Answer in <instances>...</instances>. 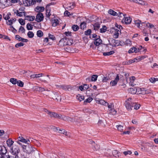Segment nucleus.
<instances>
[{
	"label": "nucleus",
	"instance_id": "obj_1",
	"mask_svg": "<svg viewBox=\"0 0 158 158\" xmlns=\"http://www.w3.org/2000/svg\"><path fill=\"white\" fill-rule=\"evenodd\" d=\"M10 152L11 155L18 156V155L20 152L19 147L16 145H14L10 148Z\"/></svg>",
	"mask_w": 158,
	"mask_h": 158
},
{
	"label": "nucleus",
	"instance_id": "obj_2",
	"mask_svg": "<svg viewBox=\"0 0 158 158\" xmlns=\"http://www.w3.org/2000/svg\"><path fill=\"white\" fill-rule=\"evenodd\" d=\"M49 94L50 97L53 98L55 101L58 102L59 99H60V101H61V98L60 97L59 94L57 92H50Z\"/></svg>",
	"mask_w": 158,
	"mask_h": 158
},
{
	"label": "nucleus",
	"instance_id": "obj_3",
	"mask_svg": "<svg viewBox=\"0 0 158 158\" xmlns=\"http://www.w3.org/2000/svg\"><path fill=\"white\" fill-rule=\"evenodd\" d=\"M132 98H129L126 100L124 103V104L126 107L127 110L131 111L132 110Z\"/></svg>",
	"mask_w": 158,
	"mask_h": 158
},
{
	"label": "nucleus",
	"instance_id": "obj_4",
	"mask_svg": "<svg viewBox=\"0 0 158 158\" xmlns=\"http://www.w3.org/2000/svg\"><path fill=\"white\" fill-rule=\"evenodd\" d=\"M22 148L24 152L29 154L31 153L33 150V148L30 145H23L22 146Z\"/></svg>",
	"mask_w": 158,
	"mask_h": 158
},
{
	"label": "nucleus",
	"instance_id": "obj_5",
	"mask_svg": "<svg viewBox=\"0 0 158 158\" xmlns=\"http://www.w3.org/2000/svg\"><path fill=\"white\" fill-rule=\"evenodd\" d=\"M23 3L25 6H28L35 4L36 1L35 0H25L23 1Z\"/></svg>",
	"mask_w": 158,
	"mask_h": 158
},
{
	"label": "nucleus",
	"instance_id": "obj_6",
	"mask_svg": "<svg viewBox=\"0 0 158 158\" xmlns=\"http://www.w3.org/2000/svg\"><path fill=\"white\" fill-rule=\"evenodd\" d=\"M138 92H139V90L140 91V93H139V94H148L150 93L151 92V90L149 89H146L144 88H139L138 89Z\"/></svg>",
	"mask_w": 158,
	"mask_h": 158
},
{
	"label": "nucleus",
	"instance_id": "obj_7",
	"mask_svg": "<svg viewBox=\"0 0 158 158\" xmlns=\"http://www.w3.org/2000/svg\"><path fill=\"white\" fill-rule=\"evenodd\" d=\"M18 139V140L17 141V143L20 145H22V144L20 143H19V142H21L25 143H27V144H29L30 143V141L29 139L27 140L22 136L19 137Z\"/></svg>",
	"mask_w": 158,
	"mask_h": 158
},
{
	"label": "nucleus",
	"instance_id": "obj_8",
	"mask_svg": "<svg viewBox=\"0 0 158 158\" xmlns=\"http://www.w3.org/2000/svg\"><path fill=\"white\" fill-rule=\"evenodd\" d=\"M44 18L43 14L41 12H39L36 15L35 21L38 22H40L43 20Z\"/></svg>",
	"mask_w": 158,
	"mask_h": 158
},
{
	"label": "nucleus",
	"instance_id": "obj_9",
	"mask_svg": "<svg viewBox=\"0 0 158 158\" xmlns=\"http://www.w3.org/2000/svg\"><path fill=\"white\" fill-rule=\"evenodd\" d=\"M119 79V76L118 74L117 75L114 80L110 81V84L112 86H115L117 84V82Z\"/></svg>",
	"mask_w": 158,
	"mask_h": 158
},
{
	"label": "nucleus",
	"instance_id": "obj_10",
	"mask_svg": "<svg viewBox=\"0 0 158 158\" xmlns=\"http://www.w3.org/2000/svg\"><path fill=\"white\" fill-rule=\"evenodd\" d=\"M95 101L97 103L106 106L108 104V103L107 102L103 99H100L99 98H96L95 99Z\"/></svg>",
	"mask_w": 158,
	"mask_h": 158
},
{
	"label": "nucleus",
	"instance_id": "obj_11",
	"mask_svg": "<svg viewBox=\"0 0 158 158\" xmlns=\"http://www.w3.org/2000/svg\"><path fill=\"white\" fill-rule=\"evenodd\" d=\"M60 119L63 120L65 121H70L72 122H73V118H71L69 117L66 116L64 115L62 116V115Z\"/></svg>",
	"mask_w": 158,
	"mask_h": 158
},
{
	"label": "nucleus",
	"instance_id": "obj_12",
	"mask_svg": "<svg viewBox=\"0 0 158 158\" xmlns=\"http://www.w3.org/2000/svg\"><path fill=\"white\" fill-rule=\"evenodd\" d=\"M50 115L51 117H53L59 119H60L61 117V114H58L56 112H51Z\"/></svg>",
	"mask_w": 158,
	"mask_h": 158
},
{
	"label": "nucleus",
	"instance_id": "obj_13",
	"mask_svg": "<svg viewBox=\"0 0 158 158\" xmlns=\"http://www.w3.org/2000/svg\"><path fill=\"white\" fill-rule=\"evenodd\" d=\"M98 38H97L95 40L94 44L96 46L99 45L102 43V41L101 39H99L100 36H98Z\"/></svg>",
	"mask_w": 158,
	"mask_h": 158
},
{
	"label": "nucleus",
	"instance_id": "obj_14",
	"mask_svg": "<svg viewBox=\"0 0 158 158\" xmlns=\"http://www.w3.org/2000/svg\"><path fill=\"white\" fill-rule=\"evenodd\" d=\"M122 21L126 24H129L131 22V19L130 17H124Z\"/></svg>",
	"mask_w": 158,
	"mask_h": 158
},
{
	"label": "nucleus",
	"instance_id": "obj_15",
	"mask_svg": "<svg viewBox=\"0 0 158 158\" xmlns=\"http://www.w3.org/2000/svg\"><path fill=\"white\" fill-rule=\"evenodd\" d=\"M7 2V0H0V8H3L5 7Z\"/></svg>",
	"mask_w": 158,
	"mask_h": 158
},
{
	"label": "nucleus",
	"instance_id": "obj_16",
	"mask_svg": "<svg viewBox=\"0 0 158 158\" xmlns=\"http://www.w3.org/2000/svg\"><path fill=\"white\" fill-rule=\"evenodd\" d=\"M59 23V21L57 19H55L52 21V25L55 27L58 25Z\"/></svg>",
	"mask_w": 158,
	"mask_h": 158
},
{
	"label": "nucleus",
	"instance_id": "obj_17",
	"mask_svg": "<svg viewBox=\"0 0 158 158\" xmlns=\"http://www.w3.org/2000/svg\"><path fill=\"white\" fill-rule=\"evenodd\" d=\"M112 153L114 156L116 158L118 157L121 155L120 152L117 150H114L112 152Z\"/></svg>",
	"mask_w": 158,
	"mask_h": 158
},
{
	"label": "nucleus",
	"instance_id": "obj_18",
	"mask_svg": "<svg viewBox=\"0 0 158 158\" xmlns=\"http://www.w3.org/2000/svg\"><path fill=\"white\" fill-rule=\"evenodd\" d=\"M44 10V8L43 6H37L35 9V11L37 12H43Z\"/></svg>",
	"mask_w": 158,
	"mask_h": 158
},
{
	"label": "nucleus",
	"instance_id": "obj_19",
	"mask_svg": "<svg viewBox=\"0 0 158 158\" xmlns=\"http://www.w3.org/2000/svg\"><path fill=\"white\" fill-rule=\"evenodd\" d=\"M14 143V141L11 139H9L6 141V144L7 146L10 148H11L12 146Z\"/></svg>",
	"mask_w": 158,
	"mask_h": 158
},
{
	"label": "nucleus",
	"instance_id": "obj_20",
	"mask_svg": "<svg viewBox=\"0 0 158 158\" xmlns=\"http://www.w3.org/2000/svg\"><path fill=\"white\" fill-rule=\"evenodd\" d=\"M34 89L36 91H39L40 92H43L44 91H49L47 89H45L44 88L38 86H35L34 87Z\"/></svg>",
	"mask_w": 158,
	"mask_h": 158
},
{
	"label": "nucleus",
	"instance_id": "obj_21",
	"mask_svg": "<svg viewBox=\"0 0 158 158\" xmlns=\"http://www.w3.org/2000/svg\"><path fill=\"white\" fill-rule=\"evenodd\" d=\"M138 90V89H136L135 88H131L128 89L129 92L132 94H136L137 91Z\"/></svg>",
	"mask_w": 158,
	"mask_h": 158
},
{
	"label": "nucleus",
	"instance_id": "obj_22",
	"mask_svg": "<svg viewBox=\"0 0 158 158\" xmlns=\"http://www.w3.org/2000/svg\"><path fill=\"white\" fill-rule=\"evenodd\" d=\"M111 41L112 43L115 46H118L119 45H122L119 43V41L118 40H116L114 39H111Z\"/></svg>",
	"mask_w": 158,
	"mask_h": 158
},
{
	"label": "nucleus",
	"instance_id": "obj_23",
	"mask_svg": "<svg viewBox=\"0 0 158 158\" xmlns=\"http://www.w3.org/2000/svg\"><path fill=\"white\" fill-rule=\"evenodd\" d=\"M25 19L29 20L30 21H33L35 19V17L34 16H32L30 15H25Z\"/></svg>",
	"mask_w": 158,
	"mask_h": 158
},
{
	"label": "nucleus",
	"instance_id": "obj_24",
	"mask_svg": "<svg viewBox=\"0 0 158 158\" xmlns=\"http://www.w3.org/2000/svg\"><path fill=\"white\" fill-rule=\"evenodd\" d=\"M132 107H134V109L136 110L138 109L140 106V105L139 104L135 102L134 103L133 102H132Z\"/></svg>",
	"mask_w": 158,
	"mask_h": 158
},
{
	"label": "nucleus",
	"instance_id": "obj_25",
	"mask_svg": "<svg viewBox=\"0 0 158 158\" xmlns=\"http://www.w3.org/2000/svg\"><path fill=\"white\" fill-rule=\"evenodd\" d=\"M115 32L114 34V37L115 38H117L118 37V35L119 34V33H121L120 31L119 30L116 29H115Z\"/></svg>",
	"mask_w": 158,
	"mask_h": 158
},
{
	"label": "nucleus",
	"instance_id": "obj_26",
	"mask_svg": "<svg viewBox=\"0 0 158 158\" xmlns=\"http://www.w3.org/2000/svg\"><path fill=\"white\" fill-rule=\"evenodd\" d=\"M100 24L98 23H96L93 24L94 29L95 30H98L100 28Z\"/></svg>",
	"mask_w": 158,
	"mask_h": 158
},
{
	"label": "nucleus",
	"instance_id": "obj_27",
	"mask_svg": "<svg viewBox=\"0 0 158 158\" xmlns=\"http://www.w3.org/2000/svg\"><path fill=\"white\" fill-rule=\"evenodd\" d=\"M108 13L113 16H116L118 15V14L113 10L110 9L108 11Z\"/></svg>",
	"mask_w": 158,
	"mask_h": 158
},
{
	"label": "nucleus",
	"instance_id": "obj_28",
	"mask_svg": "<svg viewBox=\"0 0 158 158\" xmlns=\"http://www.w3.org/2000/svg\"><path fill=\"white\" fill-rule=\"evenodd\" d=\"M16 19L15 18L11 19L10 20H8L7 22V24L8 25L11 26L13 24V22H15Z\"/></svg>",
	"mask_w": 158,
	"mask_h": 158
},
{
	"label": "nucleus",
	"instance_id": "obj_29",
	"mask_svg": "<svg viewBox=\"0 0 158 158\" xmlns=\"http://www.w3.org/2000/svg\"><path fill=\"white\" fill-rule=\"evenodd\" d=\"M135 62H137L136 59L134 58L133 59L127 61H126L125 63V64H129L132 63H134Z\"/></svg>",
	"mask_w": 158,
	"mask_h": 158
},
{
	"label": "nucleus",
	"instance_id": "obj_30",
	"mask_svg": "<svg viewBox=\"0 0 158 158\" xmlns=\"http://www.w3.org/2000/svg\"><path fill=\"white\" fill-rule=\"evenodd\" d=\"M17 13H16V15L18 16H19V17H22L23 16V15L24 16H25V14L26 13V12H19L18 11V10H16Z\"/></svg>",
	"mask_w": 158,
	"mask_h": 158
},
{
	"label": "nucleus",
	"instance_id": "obj_31",
	"mask_svg": "<svg viewBox=\"0 0 158 158\" xmlns=\"http://www.w3.org/2000/svg\"><path fill=\"white\" fill-rule=\"evenodd\" d=\"M73 122H75L78 125V124L81 123V119L80 118H73Z\"/></svg>",
	"mask_w": 158,
	"mask_h": 158
},
{
	"label": "nucleus",
	"instance_id": "obj_32",
	"mask_svg": "<svg viewBox=\"0 0 158 158\" xmlns=\"http://www.w3.org/2000/svg\"><path fill=\"white\" fill-rule=\"evenodd\" d=\"M114 53V51H111L109 52H105L103 53V55L104 56H109L113 54Z\"/></svg>",
	"mask_w": 158,
	"mask_h": 158
},
{
	"label": "nucleus",
	"instance_id": "obj_33",
	"mask_svg": "<svg viewBox=\"0 0 158 158\" xmlns=\"http://www.w3.org/2000/svg\"><path fill=\"white\" fill-rule=\"evenodd\" d=\"M77 99L80 101L83 100L84 99V96L81 95L80 94L78 95L77 96Z\"/></svg>",
	"mask_w": 158,
	"mask_h": 158
},
{
	"label": "nucleus",
	"instance_id": "obj_34",
	"mask_svg": "<svg viewBox=\"0 0 158 158\" xmlns=\"http://www.w3.org/2000/svg\"><path fill=\"white\" fill-rule=\"evenodd\" d=\"M80 28L81 29H84L86 27V23L85 22H83L81 23L80 25Z\"/></svg>",
	"mask_w": 158,
	"mask_h": 158
},
{
	"label": "nucleus",
	"instance_id": "obj_35",
	"mask_svg": "<svg viewBox=\"0 0 158 158\" xmlns=\"http://www.w3.org/2000/svg\"><path fill=\"white\" fill-rule=\"evenodd\" d=\"M10 81L13 84L15 85L17 84L18 81L17 79L14 78H11L10 79Z\"/></svg>",
	"mask_w": 158,
	"mask_h": 158
},
{
	"label": "nucleus",
	"instance_id": "obj_36",
	"mask_svg": "<svg viewBox=\"0 0 158 158\" xmlns=\"http://www.w3.org/2000/svg\"><path fill=\"white\" fill-rule=\"evenodd\" d=\"M109 113L113 115H115L116 113V111L114 108H112L110 110Z\"/></svg>",
	"mask_w": 158,
	"mask_h": 158
},
{
	"label": "nucleus",
	"instance_id": "obj_37",
	"mask_svg": "<svg viewBox=\"0 0 158 158\" xmlns=\"http://www.w3.org/2000/svg\"><path fill=\"white\" fill-rule=\"evenodd\" d=\"M6 158H19V156H16L13 155H6Z\"/></svg>",
	"mask_w": 158,
	"mask_h": 158
},
{
	"label": "nucleus",
	"instance_id": "obj_38",
	"mask_svg": "<svg viewBox=\"0 0 158 158\" xmlns=\"http://www.w3.org/2000/svg\"><path fill=\"white\" fill-rule=\"evenodd\" d=\"M72 28L74 31H77L79 29V27L76 25H73L72 26Z\"/></svg>",
	"mask_w": 158,
	"mask_h": 158
},
{
	"label": "nucleus",
	"instance_id": "obj_39",
	"mask_svg": "<svg viewBox=\"0 0 158 158\" xmlns=\"http://www.w3.org/2000/svg\"><path fill=\"white\" fill-rule=\"evenodd\" d=\"M117 128L118 131H120L122 132L123 130V126L119 125L116 126Z\"/></svg>",
	"mask_w": 158,
	"mask_h": 158
},
{
	"label": "nucleus",
	"instance_id": "obj_40",
	"mask_svg": "<svg viewBox=\"0 0 158 158\" xmlns=\"http://www.w3.org/2000/svg\"><path fill=\"white\" fill-rule=\"evenodd\" d=\"M43 33L41 30H39L37 32V35L39 37H41L43 36Z\"/></svg>",
	"mask_w": 158,
	"mask_h": 158
},
{
	"label": "nucleus",
	"instance_id": "obj_41",
	"mask_svg": "<svg viewBox=\"0 0 158 158\" xmlns=\"http://www.w3.org/2000/svg\"><path fill=\"white\" fill-rule=\"evenodd\" d=\"M141 23V21L139 20H136L135 21V25L137 27H139ZM143 23H141L142 24Z\"/></svg>",
	"mask_w": 158,
	"mask_h": 158
},
{
	"label": "nucleus",
	"instance_id": "obj_42",
	"mask_svg": "<svg viewBox=\"0 0 158 158\" xmlns=\"http://www.w3.org/2000/svg\"><path fill=\"white\" fill-rule=\"evenodd\" d=\"M100 31L101 33L105 32L106 31V27L105 26H103L102 28L100 29Z\"/></svg>",
	"mask_w": 158,
	"mask_h": 158
},
{
	"label": "nucleus",
	"instance_id": "obj_43",
	"mask_svg": "<svg viewBox=\"0 0 158 158\" xmlns=\"http://www.w3.org/2000/svg\"><path fill=\"white\" fill-rule=\"evenodd\" d=\"M28 37L30 38H32L34 36V34L32 31H29L27 34Z\"/></svg>",
	"mask_w": 158,
	"mask_h": 158
},
{
	"label": "nucleus",
	"instance_id": "obj_44",
	"mask_svg": "<svg viewBox=\"0 0 158 158\" xmlns=\"http://www.w3.org/2000/svg\"><path fill=\"white\" fill-rule=\"evenodd\" d=\"M93 100V98L91 97H89L87 99L85 100L84 101V104H86V103L90 102Z\"/></svg>",
	"mask_w": 158,
	"mask_h": 158
},
{
	"label": "nucleus",
	"instance_id": "obj_45",
	"mask_svg": "<svg viewBox=\"0 0 158 158\" xmlns=\"http://www.w3.org/2000/svg\"><path fill=\"white\" fill-rule=\"evenodd\" d=\"M27 28L28 30H32L33 29L32 26L31 24L28 23L27 25Z\"/></svg>",
	"mask_w": 158,
	"mask_h": 158
},
{
	"label": "nucleus",
	"instance_id": "obj_46",
	"mask_svg": "<svg viewBox=\"0 0 158 158\" xmlns=\"http://www.w3.org/2000/svg\"><path fill=\"white\" fill-rule=\"evenodd\" d=\"M150 81L152 83H154L156 81V78L153 77H151L149 79Z\"/></svg>",
	"mask_w": 158,
	"mask_h": 158
},
{
	"label": "nucleus",
	"instance_id": "obj_47",
	"mask_svg": "<svg viewBox=\"0 0 158 158\" xmlns=\"http://www.w3.org/2000/svg\"><path fill=\"white\" fill-rule=\"evenodd\" d=\"M17 84L18 86L21 87H22L23 86L24 83L23 82L19 80L18 81Z\"/></svg>",
	"mask_w": 158,
	"mask_h": 158
},
{
	"label": "nucleus",
	"instance_id": "obj_48",
	"mask_svg": "<svg viewBox=\"0 0 158 158\" xmlns=\"http://www.w3.org/2000/svg\"><path fill=\"white\" fill-rule=\"evenodd\" d=\"M138 4L143 5H146L147 4V3L145 1L141 0H139L138 2Z\"/></svg>",
	"mask_w": 158,
	"mask_h": 158
},
{
	"label": "nucleus",
	"instance_id": "obj_49",
	"mask_svg": "<svg viewBox=\"0 0 158 158\" xmlns=\"http://www.w3.org/2000/svg\"><path fill=\"white\" fill-rule=\"evenodd\" d=\"M91 33V30L89 29L85 32V34L86 35H89Z\"/></svg>",
	"mask_w": 158,
	"mask_h": 158
},
{
	"label": "nucleus",
	"instance_id": "obj_50",
	"mask_svg": "<svg viewBox=\"0 0 158 158\" xmlns=\"http://www.w3.org/2000/svg\"><path fill=\"white\" fill-rule=\"evenodd\" d=\"M24 45V44L23 43L20 42V43H18L17 44L15 45V47L18 48L19 47H21L23 46Z\"/></svg>",
	"mask_w": 158,
	"mask_h": 158
},
{
	"label": "nucleus",
	"instance_id": "obj_51",
	"mask_svg": "<svg viewBox=\"0 0 158 158\" xmlns=\"http://www.w3.org/2000/svg\"><path fill=\"white\" fill-rule=\"evenodd\" d=\"M98 76L96 75H93L92 77V80L93 81H95L97 79Z\"/></svg>",
	"mask_w": 158,
	"mask_h": 158
},
{
	"label": "nucleus",
	"instance_id": "obj_52",
	"mask_svg": "<svg viewBox=\"0 0 158 158\" xmlns=\"http://www.w3.org/2000/svg\"><path fill=\"white\" fill-rule=\"evenodd\" d=\"M19 22L21 25H23L25 24V22L24 20L22 19H19Z\"/></svg>",
	"mask_w": 158,
	"mask_h": 158
},
{
	"label": "nucleus",
	"instance_id": "obj_53",
	"mask_svg": "<svg viewBox=\"0 0 158 158\" xmlns=\"http://www.w3.org/2000/svg\"><path fill=\"white\" fill-rule=\"evenodd\" d=\"M48 37L50 39H52V40H56V38L54 36L50 33L48 34Z\"/></svg>",
	"mask_w": 158,
	"mask_h": 158
},
{
	"label": "nucleus",
	"instance_id": "obj_54",
	"mask_svg": "<svg viewBox=\"0 0 158 158\" xmlns=\"http://www.w3.org/2000/svg\"><path fill=\"white\" fill-rule=\"evenodd\" d=\"M40 74H34L31 76V77L32 78H37L40 77Z\"/></svg>",
	"mask_w": 158,
	"mask_h": 158
},
{
	"label": "nucleus",
	"instance_id": "obj_55",
	"mask_svg": "<svg viewBox=\"0 0 158 158\" xmlns=\"http://www.w3.org/2000/svg\"><path fill=\"white\" fill-rule=\"evenodd\" d=\"M135 47H133L131 48L129 50L128 52L129 53H133L135 52Z\"/></svg>",
	"mask_w": 158,
	"mask_h": 158
},
{
	"label": "nucleus",
	"instance_id": "obj_56",
	"mask_svg": "<svg viewBox=\"0 0 158 158\" xmlns=\"http://www.w3.org/2000/svg\"><path fill=\"white\" fill-rule=\"evenodd\" d=\"M1 154L0 155V158H5L4 156V155H6V152L5 153L3 152H1Z\"/></svg>",
	"mask_w": 158,
	"mask_h": 158
},
{
	"label": "nucleus",
	"instance_id": "obj_57",
	"mask_svg": "<svg viewBox=\"0 0 158 158\" xmlns=\"http://www.w3.org/2000/svg\"><path fill=\"white\" fill-rule=\"evenodd\" d=\"M25 30L23 27L22 26H21L20 27L19 31H20L22 32V33H24L25 32Z\"/></svg>",
	"mask_w": 158,
	"mask_h": 158
},
{
	"label": "nucleus",
	"instance_id": "obj_58",
	"mask_svg": "<svg viewBox=\"0 0 158 158\" xmlns=\"http://www.w3.org/2000/svg\"><path fill=\"white\" fill-rule=\"evenodd\" d=\"M146 26L148 27H150V28H154V25L150 23H148L146 24Z\"/></svg>",
	"mask_w": 158,
	"mask_h": 158
},
{
	"label": "nucleus",
	"instance_id": "obj_59",
	"mask_svg": "<svg viewBox=\"0 0 158 158\" xmlns=\"http://www.w3.org/2000/svg\"><path fill=\"white\" fill-rule=\"evenodd\" d=\"M94 144L93 145V146H94V147L95 148V149L96 150H98L100 148V146L99 145L95 144V143L94 142Z\"/></svg>",
	"mask_w": 158,
	"mask_h": 158
},
{
	"label": "nucleus",
	"instance_id": "obj_60",
	"mask_svg": "<svg viewBox=\"0 0 158 158\" xmlns=\"http://www.w3.org/2000/svg\"><path fill=\"white\" fill-rule=\"evenodd\" d=\"M115 26L118 28L120 31H121V29H122V27L121 25H118L117 23L115 24Z\"/></svg>",
	"mask_w": 158,
	"mask_h": 158
},
{
	"label": "nucleus",
	"instance_id": "obj_61",
	"mask_svg": "<svg viewBox=\"0 0 158 158\" xmlns=\"http://www.w3.org/2000/svg\"><path fill=\"white\" fill-rule=\"evenodd\" d=\"M123 153L125 156H126L127 154H131L132 153V152L130 151H127L124 152Z\"/></svg>",
	"mask_w": 158,
	"mask_h": 158
},
{
	"label": "nucleus",
	"instance_id": "obj_62",
	"mask_svg": "<svg viewBox=\"0 0 158 158\" xmlns=\"http://www.w3.org/2000/svg\"><path fill=\"white\" fill-rule=\"evenodd\" d=\"M15 38L17 40L19 41H21L22 38L20 37L19 35H16L15 36Z\"/></svg>",
	"mask_w": 158,
	"mask_h": 158
},
{
	"label": "nucleus",
	"instance_id": "obj_63",
	"mask_svg": "<svg viewBox=\"0 0 158 158\" xmlns=\"http://www.w3.org/2000/svg\"><path fill=\"white\" fill-rule=\"evenodd\" d=\"M64 15L65 16H69V15H71L70 12H69L67 10L65 11L64 12Z\"/></svg>",
	"mask_w": 158,
	"mask_h": 158
},
{
	"label": "nucleus",
	"instance_id": "obj_64",
	"mask_svg": "<svg viewBox=\"0 0 158 158\" xmlns=\"http://www.w3.org/2000/svg\"><path fill=\"white\" fill-rule=\"evenodd\" d=\"M125 44L127 45H130L131 44V43L130 41L129 40H127L126 41Z\"/></svg>",
	"mask_w": 158,
	"mask_h": 158
}]
</instances>
